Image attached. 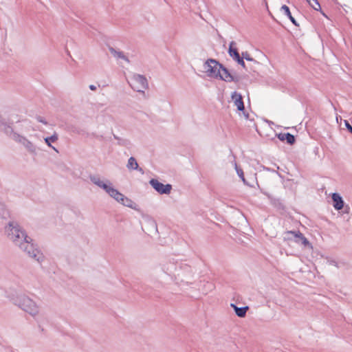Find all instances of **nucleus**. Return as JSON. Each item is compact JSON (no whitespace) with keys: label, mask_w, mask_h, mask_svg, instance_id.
<instances>
[{"label":"nucleus","mask_w":352,"mask_h":352,"mask_svg":"<svg viewBox=\"0 0 352 352\" xmlns=\"http://www.w3.org/2000/svg\"><path fill=\"white\" fill-rule=\"evenodd\" d=\"M0 130L3 131L14 141L23 145L30 154L36 155V146L25 136L14 132L12 127L10 124L5 122H1Z\"/></svg>","instance_id":"nucleus-1"},{"label":"nucleus","mask_w":352,"mask_h":352,"mask_svg":"<svg viewBox=\"0 0 352 352\" xmlns=\"http://www.w3.org/2000/svg\"><path fill=\"white\" fill-rule=\"evenodd\" d=\"M5 232L8 238L17 246L21 241L27 239L28 236L25 230L14 220H10L5 226Z\"/></svg>","instance_id":"nucleus-2"},{"label":"nucleus","mask_w":352,"mask_h":352,"mask_svg":"<svg viewBox=\"0 0 352 352\" xmlns=\"http://www.w3.org/2000/svg\"><path fill=\"white\" fill-rule=\"evenodd\" d=\"M13 303L32 316L38 315L39 307L36 303L25 294H19L12 298Z\"/></svg>","instance_id":"nucleus-3"},{"label":"nucleus","mask_w":352,"mask_h":352,"mask_svg":"<svg viewBox=\"0 0 352 352\" xmlns=\"http://www.w3.org/2000/svg\"><path fill=\"white\" fill-rule=\"evenodd\" d=\"M32 241V239L28 236L27 239L21 241L17 247L30 258H33L39 263H41L44 261L45 256Z\"/></svg>","instance_id":"nucleus-4"},{"label":"nucleus","mask_w":352,"mask_h":352,"mask_svg":"<svg viewBox=\"0 0 352 352\" xmlns=\"http://www.w3.org/2000/svg\"><path fill=\"white\" fill-rule=\"evenodd\" d=\"M222 64L213 58L208 59L204 64V69L210 78H218L220 76Z\"/></svg>","instance_id":"nucleus-5"},{"label":"nucleus","mask_w":352,"mask_h":352,"mask_svg":"<svg viewBox=\"0 0 352 352\" xmlns=\"http://www.w3.org/2000/svg\"><path fill=\"white\" fill-rule=\"evenodd\" d=\"M131 88L138 91L144 93V90L148 88V83L146 78L141 74H134L129 82Z\"/></svg>","instance_id":"nucleus-6"},{"label":"nucleus","mask_w":352,"mask_h":352,"mask_svg":"<svg viewBox=\"0 0 352 352\" xmlns=\"http://www.w3.org/2000/svg\"><path fill=\"white\" fill-rule=\"evenodd\" d=\"M179 265V262L172 258L162 265V270L166 274L169 276L172 280H174L175 276L182 275V274L178 272Z\"/></svg>","instance_id":"nucleus-7"},{"label":"nucleus","mask_w":352,"mask_h":352,"mask_svg":"<svg viewBox=\"0 0 352 352\" xmlns=\"http://www.w3.org/2000/svg\"><path fill=\"white\" fill-rule=\"evenodd\" d=\"M178 272H179L182 275L175 276L174 280L188 283L192 273L191 267L184 263L182 261H179Z\"/></svg>","instance_id":"nucleus-8"},{"label":"nucleus","mask_w":352,"mask_h":352,"mask_svg":"<svg viewBox=\"0 0 352 352\" xmlns=\"http://www.w3.org/2000/svg\"><path fill=\"white\" fill-rule=\"evenodd\" d=\"M90 181L98 187L103 189L108 195L113 188L112 183L109 179L101 180L99 175H89Z\"/></svg>","instance_id":"nucleus-9"},{"label":"nucleus","mask_w":352,"mask_h":352,"mask_svg":"<svg viewBox=\"0 0 352 352\" xmlns=\"http://www.w3.org/2000/svg\"><path fill=\"white\" fill-rule=\"evenodd\" d=\"M151 186L161 195H168L172 190V185L167 184H164L156 179H151L149 181Z\"/></svg>","instance_id":"nucleus-10"},{"label":"nucleus","mask_w":352,"mask_h":352,"mask_svg":"<svg viewBox=\"0 0 352 352\" xmlns=\"http://www.w3.org/2000/svg\"><path fill=\"white\" fill-rule=\"evenodd\" d=\"M109 195L116 199L118 202L122 204V205L132 208L133 201L126 197H125L123 194L120 192L117 189L113 188L112 190L109 193Z\"/></svg>","instance_id":"nucleus-11"},{"label":"nucleus","mask_w":352,"mask_h":352,"mask_svg":"<svg viewBox=\"0 0 352 352\" xmlns=\"http://www.w3.org/2000/svg\"><path fill=\"white\" fill-rule=\"evenodd\" d=\"M287 234H291L296 238V243H301L304 246H309L310 243L307 238L300 231L290 230L286 232Z\"/></svg>","instance_id":"nucleus-12"},{"label":"nucleus","mask_w":352,"mask_h":352,"mask_svg":"<svg viewBox=\"0 0 352 352\" xmlns=\"http://www.w3.org/2000/svg\"><path fill=\"white\" fill-rule=\"evenodd\" d=\"M218 78L224 80L226 82H236L238 79L234 78L229 72V70L224 67L223 65L221 67L220 76H218Z\"/></svg>","instance_id":"nucleus-13"},{"label":"nucleus","mask_w":352,"mask_h":352,"mask_svg":"<svg viewBox=\"0 0 352 352\" xmlns=\"http://www.w3.org/2000/svg\"><path fill=\"white\" fill-rule=\"evenodd\" d=\"M231 98L234 102V105L236 106L237 109L239 111H244L245 107L241 94L237 91H234L232 93Z\"/></svg>","instance_id":"nucleus-14"},{"label":"nucleus","mask_w":352,"mask_h":352,"mask_svg":"<svg viewBox=\"0 0 352 352\" xmlns=\"http://www.w3.org/2000/svg\"><path fill=\"white\" fill-rule=\"evenodd\" d=\"M333 206L337 210H342L344 207V201L342 197L337 192H333L331 195Z\"/></svg>","instance_id":"nucleus-15"},{"label":"nucleus","mask_w":352,"mask_h":352,"mask_svg":"<svg viewBox=\"0 0 352 352\" xmlns=\"http://www.w3.org/2000/svg\"><path fill=\"white\" fill-rule=\"evenodd\" d=\"M126 168L130 170H138L141 174H144V171L143 168L139 166L137 160L133 157H130L128 160Z\"/></svg>","instance_id":"nucleus-16"},{"label":"nucleus","mask_w":352,"mask_h":352,"mask_svg":"<svg viewBox=\"0 0 352 352\" xmlns=\"http://www.w3.org/2000/svg\"><path fill=\"white\" fill-rule=\"evenodd\" d=\"M280 141H286L289 144L292 145L295 142V137L289 133H280L277 135Z\"/></svg>","instance_id":"nucleus-17"},{"label":"nucleus","mask_w":352,"mask_h":352,"mask_svg":"<svg viewBox=\"0 0 352 352\" xmlns=\"http://www.w3.org/2000/svg\"><path fill=\"white\" fill-rule=\"evenodd\" d=\"M230 306L234 309L236 315L240 318H244L246 316L247 311L249 309L248 306L238 307L234 303H231Z\"/></svg>","instance_id":"nucleus-18"},{"label":"nucleus","mask_w":352,"mask_h":352,"mask_svg":"<svg viewBox=\"0 0 352 352\" xmlns=\"http://www.w3.org/2000/svg\"><path fill=\"white\" fill-rule=\"evenodd\" d=\"M109 50L110 53L111 54L113 57H115L117 59H122L126 62H129V58L123 54L122 52L116 50L115 48L112 47H109Z\"/></svg>","instance_id":"nucleus-19"},{"label":"nucleus","mask_w":352,"mask_h":352,"mask_svg":"<svg viewBox=\"0 0 352 352\" xmlns=\"http://www.w3.org/2000/svg\"><path fill=\"white\" fill-rule=\"evenodd\" d=\"M58 139V135L56 133H54L52 135L50 136V137H46L44 140H45V144L50 148H52V149H54L56 152H58V151L53 146L51 143L52 142H54L56 141H57Z\"/></svg>","instance_id":"nucleus-20"},{"label":"nucleus","mask_w":352,"mask_h":352,"mask_svg":"<svg viewBox=\"0 0 352 352\" xmlns=\"http://www.w3.org/2000/svg\"><path fill=\"white\" fill-rule=\"evenodd\" d=\"M281 10L284 12V14L289 18L291 22L296 26H298V23L296 20L292 16L289 8L287 6L283 5L281 7Z\"/></svg>","instance_id":"nucleus-21"},{"label":"nucleus","mask_w":352,"mask_h":352,"mask_svg":"<svg viewBox=\"0 0 352 352\" xmlns=\"http://www.w3.org/2000/svg\"><path fill=\"white\" fill-rule=\"evenodd\" d=\"M236 43L234 41H232L230 43L229 50H228V54L229 55L233 58H238V56H239V53L236 47H234Z\"/></svg>","instance_id":"nucleus-22"},{"label":"nucleus","mask_w":352,"mask_h":352,"mask_svg":"<svg viewBox=\"0 0 352 352\" xmlns=\"http://www.w3.org/2000/svg\"><path fill=\"white\" fill-rule=\"evenodd\" d=\"M10 217L9 211L3 204L0 202V219H7Z\"/></svg>","instance_id":"nucleus-23"},{"label":"nucleus","mask_w":352,"mask_h":352,"mask_svg":"<svg viewBox=\"0 0 352 352\" xmlns=\"http://www.w3.org/2000/svg\"><path fill=\"white\" fill-rule=\"evenodd\" d=\"M310 6L316 11L320 10L321 7L318 0H306Z\"/></svg>","instance_id":"nucleus-24"},{"label":"nucleus","mask_w":352,"mask_h":352,"mask_svg":"<svg viewBox=\"0 0 352 352\" xmlns=\"http://www.w3.org/2000/svg\"><path fill=\"white\" fill-rule=\"evenodd\" d=\"M235 169H236V173L238 175V176L242 179V181L243 182V183L246 185H248L249 184H248V182H246L245 177H244V174H243V170L238 167L236 164H235Z\"/></svg>","instance_id":"nucleus-25"},{"label":"nucleus","mask_w":352,"mask_h":352,"mask_svg":"<svg viewBox=\"0 0 352 352\" xmlns=\"http://www.w3.org/2000/svg\"><path fill=\"white\" fill-rule=\"evenodd\" d=\"M118 144L122 146H129L131 144V142L127 139L120 138L119 140V142H118Z\"/></svg>","instance_id":"nucleus-26"},{"label":"nucleus","mask_w":352,"mask_h":352,"mask_svg":"<svg viewBox=\"0 0 352 352\" xmlns=\"http://www.w3.org/2000/svg\"><path fill=\"white\" fill-rule=\"evenodd\" d=\"M242 56L243 59H245L248 61H255L254 58H252L248 52H242Z\"/></svg>","instance_id":"nucleus-27"},{"label":"nucleus","mask_w":352,"mask_h":352,"mask_svg":"<svg viewBox=\"0 0 352 352\" xmlns=\"http://www.w3.org/2000/svg\"><path fill=\"white\" fill-rule=\"evenodd\" d=\"M344 124L348 131L352 133V126L347 120H344Z\"/></svg>","instance_id":"nucleus-28"},{"label":"nucleus","mask_w":352,"mask_h":352,"mask_svg":"<svg viewBox=\"0 0 352 352\" xmlns=\"http://www.w3.org/2000/svg\"><path fill=\"white\" fill-rule=\"evenodd\" d=\"M36 120H38V122H41V123H43V124H47V121H46V120H45L43 117H41V116H38V117L36 118Z\"/></svg>","instance_id":"nucleus-29"},{"label":"nucleus","mask_w":352,"mask_h":352,"mask_svg":"<svg viewBox=\"0 0 352 352\" xmlns=\"http://www.w3.org/2000/svg\"><path fill=\"white\" fill-rule=\"evenodd\" d=\"M238 64L242 66L243 68H245V63L243 59H241V60L239 63H238Z\"/></svg>","instance_id":"nucleus-30"},{"label":"nucleus","mask_w":352,"mask_h":352,"mask_svg":"<svg viewBox=\"0 0 352 352\" xmlns=\"http://www.w3.org/2000/svg\"><path fill=\"white\" fill-rule=\"evenodd\" d=\"M89 88L91 91H95V90H96V89H97L96 86V85H90L89 86Z\"/></svg>","instance_id":"nucleus-31"},{"label":"nucleus","mask_w":352,"mask_h":352,"mask_svg":"<svg viewBox=\"0 0 352 352\" xmlns=\"http://www.w3.org/2000/svg\"><path fill=\"white\" fill-rule=\"evenodd\" d=\"M241 59H243V56H242V57H241V56H238V58H234V60L235 61H236V62H237V63H239V62L241 60Z\"/></svg>","instance_id":"nucleus-32"},{"label":"nucleus","mask_w":352,"mask_h":352,"mask_svg":"<svg viewBox=\"0 0 352 352\" xmlns=\"http://www.w3.org/2000/svg\"><path fill=\"white\" fill-rule=\"evenodd\" d=\"M113 138L116 140L118 142H119V140H120L121 138L118 137V135L113 134Z\"/></svg>","instance_id":"nucleus-33"},{"label":"nucleus","mask_w":352,"mask_h":352,"mask_svg":"<svg viewBox=\"0 0 352 352\" xmlns=\"http://www.w3.org/2000/svg\"><path fill=\"white\" fill-rule=\"evenodd\" d=\"M113 138L116 140L118 142H119V140H120L121 138L118 137V135L113 134Z\"/></svg>","instance_id":"nucleus-34"},{"label":"nucleus","mask_w":352,"mask_h":352,"mask_svg":"<svg viewBox=\"0 0 352 352\" xmlns=\"http://www.w3.org/2000/svg\"><path fill=\"white\" fill-rule=\"evenodd\" d=\"M244 115H245V118H248V117H249V114H248V113H247V114H245V113H244Z\"/></svg>","instance_id":"nucleus-35"}]
</instances>
